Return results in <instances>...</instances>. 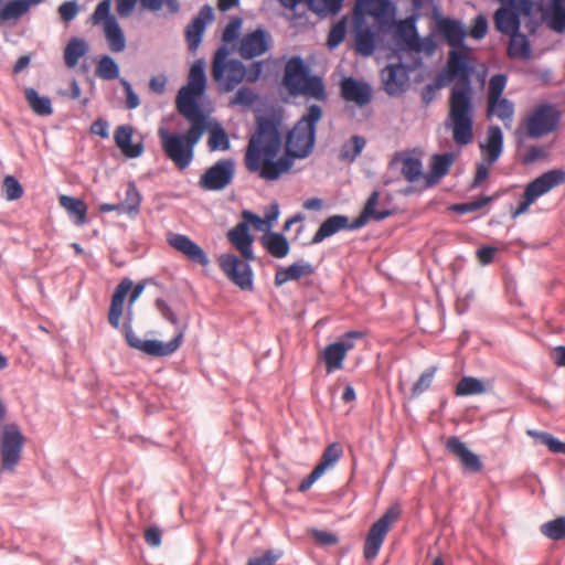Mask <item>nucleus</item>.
I'll return each mask as SVG.
<instances>
[{
	"instance_id": "nucleus-1",
	"label": "nucleus",
	"mask_w": 565,
	"mask_h": 565,
	"mask_svg": "<svg viewBox=\"0 0 565 565\" xmlns=\"http://www.w3.org/2000/svg\"><path fill=\"white\" fill-rule=\"evenodd\" d=\"M323 109L309 105L305 114L286 134L284 143L278 126L268 118H260L245 152V167L265 181H276L291 171L296 160L308 158L315 149L317 125Z\"/></svg>"
},
{
	"instance_id": "nucleus-2",
	"label": "nucleus",
	"mask_w": 565,
	"mask_h": 565,
	"mask_svg": "<svg viewBox=\"0 0 565 565\" xmlns=\"http://www.w3.org/2000/svg\"><path fill=\"white\" fill-rule=\"evenodd\" d=\"M446 72L450 81L459 79L450 92L446 127L451 129L454 141L465 146L473 138V106L467 54L458 49L451 50L448 54Z\"/></svg>"
},
{
	"instance_id": "nucleus-3",
	"label": "nucleus",
	"mask_w": 565,
	"mask_h": 565,
	"mask_svg": "<svg viewBox=\"0 0 565 565\" xmlns=\"http://www.w3.org/2000/svg\"><path fill=\"white\" fill-rule=\"evenodd\" d=\"M143 288L145 286L142 284H137L136 286H134L132 281L129 278L122 279L117 285L113 294L108 312V322L115 329H118L120 327V318L124 312L125 299L127 295L130 292L128 299V311L126 316V321L121 328L128 345L150 356L170 355L174 353L182 343L184 335V331L182 329H179L174 338L169 342H161L158 340H141L132 330L131 307L142 294Z\"/></svg>"
},
{
	"instance_id": "nucleus-4",
	"label": "nucleus",
	"mask_w": 565,
	"mask_h": 565,
	"mask_svg": "<svg viewBox=\"0 0 565 565\" xmlns=\"http://www.w3.org/2000/svg\"><path fill=\"white\" fill-rule=\"evenodd\" d=\"M184 118L190 122L185 134H172L164 128L158 131L166 157L180 170L190 166L194 157V148L209 128L207 117L192 115Z\"/></svg>"
},
{
	"instance_id": "nucleus-5",
	"label": "nucleus",
	"mask_w": 565,
	"mask_h": 565,
	"mask_svg": "<svg viewBox=\"0 0 565 565\" xmlns=\"http://www.w3.org/2000/svg\"><path fill=\"white\" fill-rule=\"evenodd\" d=\"M282 84L291 96H303L317 102L328 99L323 79L318 75H311L299 56H294L286 63Z\"/></svg>"
},
{
	"instance_id": "nucleus-6",
	"label": "nucleus",
	"mask_w": 565,
	"mask_h": 565,
	"mask_svg": "<svg viewBox=\"0 0 565 565\" xmlns=\"http://www.w3.org/2000/svg\"><path fill=\"white\" fill-rule=\"evenodd\" d=\"M206 85L204 63L195 62L189 73L188 85L183 86L177 96V109L183 117H206L198 104V98L204 93Z\"/></svg>"
},
{
	"instance_id": "nucleus-7",
	"label": "nucleus",
	"mask_w": 565,
	"mask_h": 565,
	"mask_svg": "<svg viewBox=\"0 0 565 565\" xmlns=\"http://www.w3.org/2000/svg\"><path fill=\"white\" fill-rule=\"evenodd\" d=\"M230 51L226 46H220L212 61V77L222 92H232L246 75V68L237 60H227Z\"/></svg>"
},
{
	"instance_id": "nucleus-8",
	"label": "nucleus",
	"mask_w": 565,
	"mask_h": 565,
	"mask_svg": "<svg viewBox=\"0 0 565 565\" xmlns=\"http://www.w3.org/2000/svg\"><path fill=\"white\" fill-rule=\"evenodd\" d=\"M563 183H565V170L561 169L550 170L534 179L526 185L518 209L512 212V217L516 218L524 214L537 198Z\"/></svg>"
},
{
	"instance_id": "nucleus-9",
	"label": "nucleus",
	"mask_w": 565,
	"mask_h": 565,
	"mask_svg": "<svg viewBox=\"0 0 565 565\" xmlns=\"http://www.w3.org/2000/svg\"><path fill=\"white\" fill-rule=\"evenodd\" d=\"M501 7L494 13V24L503 34L515 33L520 29V17L532 12V0H500Z\"/></svg>"
},
{
	"instance_id": "nucleus-10",
	"label": "nucleus",
	"mask_w": 565,
	"mask_h": 565,
	"mask_svg": "<svg viewBox=\"0 0 565 565\" xmlns=\"http://www.w3.org/2000/svg\"><path fill=\"white\" fill-rule=\"evenodd\" d=\"M111 0L100 1L92 14L93 24L103 23L105 38L111 52L119 53L126 47L124 32L115 15L110 13Z\"/></svg>"
},
{
	"instance_id": "nucleus-11",
	"label": "nucleus",
	"mask_w": 565,
	"mask_h": 565,
	"mask_svg": "<svg viewBox=\"0 0 565 565\" xmlns=\"http://www.w3.org/2000/svg\"><path fill=\"white\" fill-rule=\"evenodd\" d=\"M401 509L398 505L390 507L386 512L370 527L365 537L363 554L366 559H373L379 551L392 525L398 520Z\"/></svg>"
},
{
	"instance_id": "nucleus-12",
	"label": "nucleus",
	"mask_w": 565,
	"mask_h": 565,
	"mask_svg": "<svg viewBox=\"0 0 565 565\" xmlns=\"http://www.w3.org/2000/svg\"><path fill=\"white\" fill-rule=\"evenodd\" d=\"M24 437L17 424L3 426L0 436V454L3 469L13 470L21 459Z\"/></svg>"
},
{
	"instance_id": "nucleus-13",
	"label": "nucleus",
	"mask_w": 565,
	"mask_h": 565,
	"mask_svg": "<svg viewBox=\"0 0 565 565\" xmlns=\"http://www.w3.org/2000/svg\"><path fill=\"white\" fill-rule=\"evenodd\" d=\"M372 17L379 29H386L394 24L395 7L390 0H356L353 18L367 21Z\"/></svg>"
},
{
	"instance_id": "nucleus-14",
	"label": "nucleus",
	"mask_w": 565,
	"mask_h": 565,
	"mask_svg": "<svg viewBox=\"0 0 565 565\" xmlns=\"http://www.w3.org/2000/svg\"><path fill=\"white\" fill-rule=\"evenodd\" d=\"M247 262L234 254H223L218 257V266L222 271L243 290L253 288V271Z\"/></svg>"
},
{
	"instance_id": "nucleus-15",
	"label": "nucleus",
	"mask_w": 565,
	"mask_h": 565,
	"mask_svg": "<svg viewBox=\"0 0 565 565\" xmlns=\"http://www.w3.org/2000/svg\"><path fill=\"white\" fill-rule=\"evenodd\" d=\"M234 172V161L232 159H221L201 175L199 185L206 191L223 190L232 183Z\"/></svg>"
},
{
	"instance_id": "nucleus-16",
	"label": "nucleus",
	"mask_w": 565,
	"mask_h": 565,
	"mask_svg": "<svg viewBox=\"0 0 565 565\" xmlns=\"http://www.w3.org/2000/svg\"><path fill=\"white\" fill-rule=\"evenodd\" d=\"M559 114L552 105H541L527 117L526 134L531 138H539L556 129Z\"/></svg>"
},
{
	"instance_id": "nucleus-17",
	"label": "nucleus",
	"mask_w": 565,
	"mask_h": 565,
	"mask_svg": "<svg viewBox=\"0 0 565 565\" xmlns=\"http://www.w3.org/2000/svg\"><path fill=\"white\" fill-rule=\"evenodd\" d=\"M363 335L360 331H349L339 341L326 347L322 358L328 373L342 369L347 353L354 348L353 340Z\"/></svg>"
},
{
	"instance_id": "nucleus-18",
	"label": "nucleus",
	"mask_w": 565,
	"mask_h": 565,
	"mask_svg": "<svg viewBox=\"0 0 565 565\" xmlns=\"http://www.w3.org/2000/svg\"><path fill=\"white\" fill-rule=\"evenodd\" d=\"M343 455V449L339 443H332L326 447L320 458L319 463L313 468V470L301 480L298 486L299 492L308 491L311 486L330 468L334 467L337 462L341 459Z\"/></svg>"
},
{
	"instance_id": "nucleus-19",
	"label": "nucleus",
	"mask_w": 565,
	"mask_h": 565,
	"mask_svg": "<svg viewBox=\"0 0 565 565\" xmlns=\"http://www.w3.org/2000/svg\"><path fill=\"white\" fill-rule=\"evenodd\" d=\"M168 244L182 254L186 259L201 266L209 265L210 260L201 246L193 242L189 236L179 233H168Z\"/></svg>"
},
{
	"instance_id": "nucleus-20",
	"label": "nucleus",
	"mask_w": 565,
	"mask_h": 565,
	"mask_svg": "<svg viewBox=\"0 0 565 565\" xmlns=\"http://www.w3.org/2000/svg\"><path fill=\"white\" fill-rule=\"evenodd\" d=\"M381 30L379 26L375 29L373 25H370L367 21L361 20V18H353L355 51L363 56L372 55L376 47L377 34Z\"/></svg>"
},
{
	"instance_id": "nucleus-21",
	"label": "nucleus",
	"mask_w": 565,
	"mask_h": 565,
	"mask_svg": "<svg viewBox=\"0 0 565 565\" xmlns=\"http://www.w3.org/2000/svg\"><path fill=\"white\" fill-rule=\"evenodd\" d=\"M341 97L359 107H364L372 100V88L367 83L353 77H344L340 83Z\"/></svg>"
},
{
	"instance_id": "nucleus-22",
	"label": "nucleus",
	"mask_w": 565,
	"mask_h": 565,
	"mask_svg": "<svg viewBox=\"0 0 565 565\" xmlns=\"http://www.w3.org/2000/svg\"><path fill=\"white\" fill-rule=\"evenodd\" d=\"M436 28L440 36L447 44L455 49L463 47V40L467 32L462 23L451 18H439L436 21Z\"/></svg>"
},
{
	"instance_id": "nucleus-23",
	"label": "nucleus",
	"mask_w": 565,
	"mask_h": 565,
	"mask_svg": "<svg viewBox=\"0 0 565 565\" xmlns=\"http://www.w3.org/2000/svg\"><path fill=\"white\" fill-rule=\"evenodd\" d=\"M227 239L239 252L245 260H254V237L249 233L247 223L241 222L227 232Z\"/></svg>"
},
{
	"instance_id": "nucleus-24",
	"label": "nucleus",
	"mask_w": 565,
	"mask_h": 565,
	"mask_svg": "<svg viewBox=\"0 0 565 565\" xmlns=\"http://www.w3.org/2000/svg\"><path fill=\"white\" fill-rule=\"evenodd\" d=\"M268 50V36L265 31L258 29L245 34L239 42V55L249 60L264 54Z\"/></svg>"
},
{
	"instance_id": "nucleus-25",
	"label": "nucleus",
	"mask_w": 565,
	"mask_h": 565,
	"mask_svg": "<svg viewBox=\"0 0 565 565\" xmlns=\"http://www.w3.org/2000/svg\"><path fill=\"white\" fill-rule=\"evenodd\" d=\"M446 449L456 456L465 470L469 472H479L482 469L480 458L471 452L458 437H449L446 441Z\"/></svg>"
},
{
	"instance_id": "nucleus-26",
	"label": "nucleus",
	"mask_w": 565,
	"mask_h": 565,
	"mask_svg": "<svg viewBox=\"0 0 565 565\" xmlns=\"http://www.w3.org/2000/svg\"><path fill=\"white\" fill-rule=\"evenodd\" d=\"M382 81L388 95H397L404 92L408 76L403 65L392 64L382 71Z\"/></svg>"
},
{
	"instance_id": "nucleus-27",
	"label": "nucleus",
	"mask_w": 565,
	"mask_h": 565,
	"mask_svg": "<svg viewBox=\"0 0 565 565\" xmlns=\"http://www.w3.org/2000/svg\"><path fill=\"white\" fill-rule=\"evenodd\" d=\"M345 230H358L353 227V222H350L349 217L345 215H332L324 220L315 235L311 238L312 244H319L326 238L337 234L340 231Z\"/></svg>"
},
{
	"instance_id": "nucleus-28",
	"label": "nucleus",
	"mask_w": 565,
	"mask_h": 565,
	"mask_svg": "<svg viewBox=\"0 0 565 565\" xmlns=\"http://www.w3.org/2000/svg\"><path fill=\"white\" fill-rule=\"evenodd\" d=\"M134 128L130 125H120L114 132L116 146L127 158H138L143 153L142 142L132 143Z\"/></svg>"
},
{
	"instance_id": "nucleus-29",
	"label": "nucleus",
	"mask_w": 565,
	"mask_h": 565,
	"mask_svg": "<svg viewBox=\"0 0 565 565\" xmlns=\"http://www.w3.org/2000/svg\"><path fill=\"white\" fill-rule=\"evenodd\" d=\"M482 153L488 164H493L501 156L503 148V135L498 126H490L484 143H480Z\"/></svg>"
},
{
	"instance_id": "nucleus-30",
	"label": "nucleus",
	"mask_w": 565,
	"mask_h": 565,
	"mask_svg": "<svg viewBox=\"0 0 565 565\" xmlns=\"http://www.w3.org/2000/svg\"><path fill=\"white\" fill-rule=\"evenodd\" d=\"M315 268L307 262H297L286 268H281L275 274V285L277 287L286 284L289 280H298L302 277L311 276Z\"/></svg>"
},
{
	"instance_id": "nucleus-31",
	"label": "nucleus",
	"mask_w": 565,
	"mask_h": 565,
	"mask_svg": "<svg viewBox=\"0 0 565 565\" xmlns=\"http://www.w3.org/2000/svg\"><path fill=\"white\" fill-rule=\"evenodd\" d=\"M454 160L455 154L451 152L435 154L431 160L430 172L425 177L426 188L435 185L443 177H445L448 173Z\"/></svg>"
},
{
	"instance_id": "nucleus-32",
	"label": "nucleus",
	"mask_w": 565,
	"mask_h": 565,
	"mask_svg": "<svg viewBox=\"0 0 565 565\" xmlns=\"http://www.w3.org/2000/svg\"><path fill=\"white\" fill-rule=\"evenodd\" d=\"M379 192L374 191L367 199L362 213L353 221V227H363L369 220L382 221L391 215L387 210L377 211L375 207L379 202Z\"/></svg>"
},
{
	"instance_id": "nucleus-33",
	"label": "nucleus",
	"mask_w": 565,
	"mask_h": 565,
	"mask_svg": "<svg viewBox=\"0 0 565 565\" xmlns=\"http://www.w3.org/2000/svg\"><path fill=\"white\" fill-rule=\"evenodd\" d=\"M58 202L66 210L75 225L81 226L87 222V205L84 201L68 195H61Z\"/></svg>"
},
{
	"instance_id": "nucleus-34",
	"label": "nucleus",
	"mask_w": 565,
	"mask_h": 565,
	"mask_svg": "<svg viewBox=\"0 0 565 565\" xmlns=\"http://www.w3.org/2000/svg\"><path fill=\"white\" fill-rule=\"evenodd\" d=\"M264 248L275 258H284L289 254V243L287 238L276 232H268L260 239Z\"/></svg>"
},
{
	"instance_id": "nucleus-35",
	"label": "nucleus",
	"mask_w": 565,
	"mask_h": 565,
	"mask_svg": "<svg viewBox=\"0 0 565 565\" xmlns=\"http://www.w3.org/2000/svg\"><path fill=\"white\" fill-rule=\"evenodd\" d=\"M44 0H12L0 10V22L18 20L25 14L31 6H36Z\"/></svg>"
},
{
	"instance_id": "nucleus-36",
	"label": "nucleus",
	"mask_w": 565,
	"mask_h": 565,
	"mask_svg": "<svg viewBox=\"0 0 565 565\" xmlns=\"http://www.w3.org/2000/svg\"><path fill=\"white\" fill-rule=\"evenodd\" d=\"M24 97L29 107L38 116H50L53 113L51 99L46 96H40L32 87L24 89Z\"/></svg>"
},
{
	"instance_id": "nucleus-37",
	"label": "nucleus",
	"mask_w": 565,
	"mask_h": 565,
	"mask_svg": "<svg viewBox=\"0 0 565 565\" xmlns=\"http://www.w3.org/2000/svg\"><path fill=\"white\" fill-rule=\"evenodd\" d=\"M397 34L403 39L409 50L415 52H422L424 50V43L416 33L415 25L411 20L398 22Z\"/></svg>"
},
{
	"instance_id": "nucleus-38",
	"label": "nucleus",
	"mask_w": 565,
	"mask_h": 565,
	"mask_svg": "<svg viewBox=\"0 0 565 565\" xmlns=\"http://www.w3.org/2000/svg\"><path fill=\"white\" fill-rule=\"evenodd\" d=\"M487 111L489 116H497L504 124L505 127H511V122L513 120L514 115V106L507 98H497V100L493 104H491V102L488 100Z\"/></svg>"
},
{
	"instance_id": "nucleus-39",
	"label": "nucleus",
	"mask_w": 565,
	"mask_h": 565,
	"mask_svg": "<svg viewBox=\"0 0 565 565\" xmlns=\"http://www.w3.org/2000/svg\"><path fill=\"white\" fill-rule=\"evenodd\" d=\"M88 52L87 43L79 38L70 40L64 49V62L68 68H73L78 64V61Z\"/></svg>"
},
{
	"instance_id": "nucleus-40",
	"label": "nucleus",
	"mask_w": 565,
	"mask_h": 565,
	"mask_svg": "<svg viewBox=\"0 0 565 565\" xmlns=\"http://www.w3.org/2000/svg\"><path fill=\"white\" fill-rule=\"evenodd\" d=\"M486 385L479 379L472 376H463L456 385L457 396L480 395L486 392Z\"/></svg>"
},
{
	"instance_id": "nucleus-41",
	"label": "nucleus",
	"mask_w": 565,
	"mask_h": 565,
	"mask_svg": "<svg viewBox=\"0 0 565 565\" xmlns=\"http://www.w3.org/2000/svg\"><path fill=\"white\" fill-rule=\"evenodd\" d=\"M511 36L508 54L510 57L526 58L530 55V44L525 35L519 31L509 34Z\"/></svg>"
},
{
	"instance_id": "nucleus-42",
	"label": "nucleus",
	"mask_w": 565,
	"mask_h": 565,
	"mask_svg": "<svg viewBox=\"0 0 565 565\" xmlns=\"http://www.w3.org/2000/svg\"><path fill=\"white\" fill-rule=\"evenodd\" d=\"M141 202L140 193L134 182L128 183L126 189V195L119 206H121V213L129 215H136L139 212Z\"/></svg>"
},
{
	"instance_id": "nucleus-43",
	"label": "nucleus",
	"mask_w": 565,
	"mask_h": 565,
	"mask_svg": "<svg viewBox=\"0 0 565 565\" xmlns=\"http://www.w3.org/2000/svg\"><path fill=\"white\" fill-rule=\"evenodd\" d=\"M207 147L210 151H226L231 147L226 131L217 124L210 129Z\"/></svg>"
},
{
	"instance_id": "nucleus-44",
	"label": "nucleus",
	"mask_w": 565,
	"mask_h": 565,
	"mask_svg": "<svg viewBox=\"0 0 565 565\" xmlns=\"http://www.w3.org/2000/svg\"><path fill=\"white\" fill-rule=\"evenodd\" d=\"M541 533L550 540L561 541L565 539V516L556 518L540 526Z\"/></svg>"
},
{
	"instance_id": "nucleus-45",
	"label": "nucleus",
	"mask_w": 565,
	"mask_h": 565,
	"mask_svg": "<svg viewBox=\"0 0 565 565\" xmlns=\"http://www.w3.org/2000/svg\"><path fill=\"white\" fill-rule=\"evenodd\" d=\"M96 75L102 79H115L119 76L117 63L108 55H104L97 63Z\"/></svg>"
},
{
	"instance_id": "nucleus-46",
	"label": "nucleus",
	"mask_w": 565,
	"mask_h": 565,
	"mask_svg": "<svg viewBox=\"0 0 565 565\" xmlns=\"http://www.w3.org/2000/svg\"><path fill=\"white\" fill-rule=\"evenodd\" d=\"M527 435L545 445L551 452L554 454H565V443L556 439L548 433L536 431V430H527Z\"/></svg>"
},
{
	"instance_id": "nucleus-47",
	"label": "nucleus",
	"mask_w": 565,
	"mask_h": 565,
	"mask_svg": "<svg viewBox=\"0 0 565 565\" xmlns=\"http://www.w3.org/2000/svg\"><path fill=\"white\" fill-rule=\"evenodd\" d=\"M402 175L408 182L417 181L423 174V166L419 159L414 157H406L402 160Z\"/></svg>"
},
{
	"instance_id": "nucleus-48",
	"label": "nucleus",
	"mask_w": 565,
	"mask_h": 565,
	"mask_svg": "<svg viewBox=\"0 0 565 565\" xmlns=\"http://www.w3.org/2000/svg\"><path fill=\"white\" fill-rule=\"evenodd\" d=\"M365 143L366 141L363 137H351V139L342 146L340 158L342 160L353 161L362 152Z\"/></svg>"
},
{
	"instance_id": "nucleus-49",
	"label": "nucleus",
	"mask_w": 565,
	"mask_h": 565,
	"mask_svg": "<svg viewBox=\"0 0 565 565\" xmlns=\"http://www.w3.org/2000/svg\"><path fill=\"white\" fill-rule=\"evenodd\" d=\"M204 30L205 26L201 19H193V21L188 25L185 35L191 51H195L200 45Z\"/></svg>"
},
{
	"instance_id": "nucleus-50",
	"label": "nucleus",
	"mask_w": 565,
	"mask_h": 565,
	"mask_svg": "<svg viewBox=\"0 0 565 565\" xmlns=\"http://www.w3.org/2000/svg\"><path fill=\"white\" fill-rule=\"evenodd\" d=\"M142 10L157 12L166 4L170 13H177L180 10L178 0H139Z\"/></svg>"
},
{
	"instance_id": "nucleus-51",
	"label": "nucleus",
	"mask_w": 565,
	"mask_h": 565,
	"mask_svg": "<svg viewBox=\"0 0 565 565\" xmlns=\"http://www.w3.org/2000/svg\"><path fill=\"white\" fill-rule=\"evenodd\" d=\"M552 9L551 26L561 32L565 29V0H552Z\"/></svg>"
},
{
	"instance_id": "nucleus-52",
	"label": "nucleus",
	"mask_w": 565,
	"mask_h": 565,
	"mask_svg": "<svg viewBox=\"0 0 565 565\" xmlns=\"http://www.w3.org/2000/svg\"><path fill=\"white\" fill-rule=\"evenodd\" d=\"M2 188L8 201L19 200L23 195V188L13 175L4 177Z\"/></svg>"
},
{
	"instance_id": "nucleus-53",
	"label": "nucleus",
	"mask_w": 565,
	"mask_h": 565,
	"mask_svg": "<svg viewBox=\"0 0 565 565\" xmlns=\"http://www.w3.org/2000/svg\"><path fill=\"white\" fill-rule=\"evenodd\" d=\"M507 85V76L503 74L493 75L489 81L488 86V100L493 104L501 95Z\"/></svg>"
},
{
	"instance_id": "nucleus-54",
	"label": "nucleus",
	"mask_w": 565,
	"mask_h": 565,
	"mask_svg": "<svg viewBox=\"0 0 565 565\" xmlns=\"http://www.w3.org/2000/svg\"><path fill=\"white\" fill-rule=\"evenodd\" d=\"M343 0H316L315 6H309L320 15L335 14L342 8Z\"/></svg>"
},
{
	"instance_id": "nucleus-55",
	"label": "nucleus",
	"mask_w": 565,
	"mask_h": 565,
	"mask_svg": "<svg viewBox=\"0 0 565 565\" xmlns=\"http://www.w3.org/2000/svg\"><path fill=\"white\" fill-rule=\"evenodd\" d=\"M347 33L345 20L337 22L330 30L328 35V45L330 49L337 47L343 42Z\"/></svg>"
},
{
	"instance_id": "nucleus-56",
	"label": "nucleus",
	"mask_w": 565,
	"mask_h": 565,
	"mask_svg": "<svg viewBox=\"0 0 565 565\" xmlns=\"http://www.w3.org/2000/svg\"><path fill=\"white\" fill-rule=\"evenodd\" d=\"M257 98V95L247 87L239 88L233 99L231 100V105H241L244 107L252 106Z\"/></svg>"
},
{
	"instance_id": "nucleus-57",
	"label": "nucleus",
	"mask_w": 565,
	"mask_h": 565,
	"mask_svg": "<svg viewBox=\"0 0 565 565\" xmlns=\"http://www.w3.org/2000/svg\"><path fill=\"white\" fill-rule=\"evenodd\" d=\"M435 375V369L426 370L417 380V382L412 387V394L417 396L425 392L431 385L433 379Z\"/></svg>"
},
{
	"instance_id": "nucleus-58",
	"label": "nucleus",
	"mask_w": 565,
	"mask_h": 565,
	"mask_svg": "<svg viewBox=\"0 0 565 565\" xmlns=\"http://www.w3.org/2000/svg\"><path fill=\"white\" fill-rule=\"evenodd\" d=\"M491 201L492 196H480L479 199L468 203L456 204L454 210L458 213H470L482 209Z\"/></svg>"
},
{
	"instance_id": "nucleus-59",
	"label": "nucleus",
	"mask_w": 565,
	"mask_h": 565,
	"mask_svg": "<svg viewBox=\"0 0 565 565\" xmlns=\"http://www.w3.org/2000/svg\"><path fill=\"white\" fill-rule=\"evenodd\" d=\"M242 19L239 17L232 18L231 21L225 26L222 40L225 43H232L238 38V33L242 26Z\"/></svg>"
},
{
	"instance_id": "nucleus-60",
	"label": "nucleus",
	"mask_w": 565,
	"mask_h": 565,
	"mask_svg": "<svg viewBox=\"0 0 565 565\" xmlns=\"http://www.w3.org/2000/svg\"><path fill=\"white\" fill-rule=\"evenodd\" d=\"M488 30V21L483 15H478L470 28L469 35L476 40H481L486 36Z\"/></svg>"
},
{
	"instance_id": "nucleus-61",
	"label": "nucleus",
	"mask_w": 565,
	"mask_h": 565,
	"mask_svg": "<svg viewBox=\"0 0 565 565\" xmlns=\"http://www.w3.org/2000/svg\"><path fill=\"white\" fill-rule=\"evenodd\" d=\"M243 218H244V222L250 225H253V227L256 230V231H260V232H264V231H268L270 227L269 225L267 224L265 217H259L258 215H256L255 213L250 212V211H244L243 212Z\"/></svg>"
},
{
	"instance_id": "nucleus-62",
	"label": "nucleus",
	"mask_w": 565,
	"mask_h": 565,
	"mask_svg": "<svg viewBox=\"0 0 565 565\" xmlns=\"http://www.w3.org/2000/svg\"><path fill=\"white\" fill-rule=\"evenodd\" d=\"M138 0H115L116 11L120 18H128L132 14Z\"/></svg>"
},
{
	"instance_id": "nucleus-63",
	"label": "nucleus",
	"mask_w": 565,
	"mask_h": 565,
	"mask_svg": "<svg viewBox=\"0 0 565 565\" xmlns=\"http://www.w3.org/2000/svg\"><path fill=\"white\" fill-rule=\"evenodd\" d=\"M58 12H60L61 18L64 21L68 22V21H72L76 17V14L78 12V7H77L76 2L67 1L60 6Z\"/></svg>"
},
{
	"instance_id": "nucleus-64",
	"label": "nucleus",
	"mask_w": 565,
	"mask_h": 565,
	"mask_svg": "<svg viewBox=\"0 0 565 565\" xmlns=\"http://www.w3.org/2000/svg\"><path fill=\"white\" fill-rule=\"evenodd\" d=\"M276 559L277 557L270 551H267L260 556L249 558L247 565H274Z\"/></svg>"
}]
</instances>
